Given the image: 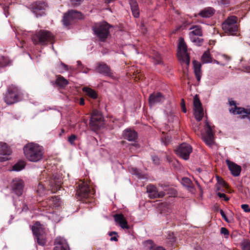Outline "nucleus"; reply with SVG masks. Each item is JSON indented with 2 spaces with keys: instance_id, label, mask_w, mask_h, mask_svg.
Segmentation results:
<instances>
[{
  "instance_id": "nucleus-1",
  "label": "nucleus",
  "mask_w": 250,
  "mask_h": 250,
  "mask_svg": "<svg viewBox=\"0 0 250 250\" xmlns=\"http://www.w3.org/2000/svg\"><path fill=\"white\" fill-rule=\"evenodd\" d=\"M23 150L25 157L30 162H37L43 158V149L37 144L28 143L23 147Z\"/></svg>"
},
{
  "instance_id": "nucleus-2",
  "label": "nucleus",
  "mask_w": 250,
  "mask_h": 250,
  "mask_svg": "<svg viewBox=\"0 0 250 250\" xmlns=\"http://www.w3.org/2000/svg\"><path fill=\"white\" fill-rule=\"evenodd\" d=\"M31 39L35 45H46L49 43H53L54 36L48 30L41 29L36 31L32 35Z\"/></svg>"
},
{
  "instance_id": "nucleus-3",
  "label": "nucleus",
  "mask_w": 250,
  "mask_h": 250,
  "mask_svg": "<svg viewBox=\"0 0 250 250\" xmlns=\"http://www.w3.org/2000/svg\"><path fill=\"white\" fill-rule=\"evenodd\" d=\"M111 27L106 22L103 21L95 23L92 30L99 40L101 42H104L109 35V28Z\"/></svg>"
},
{
  "instance_id": "nucleus-4",
  "label": "nucleus",
  "mask_w": 250,
  "mask_h": 250,
  "mask_svg": "<svg viewBox=\"0 0 250 250\" xmlns=\"http://www.w3.org/2000/svg\"><path fill=\"white\" fill-rule=\"evenodd\" d=\"M21 97V92L19 88L11 84L7 87L4 100L7 104H12L18 102Z\"/></svg>"
},
{
  "instance_id": "nucleus-5",
  "label": "nucleus",
  "mask_w": 250,
  "mask_h": 250,
  "mask_svg": "<svg viewBox=\"0 0 250 250\" xmlns=\"http://www.w3.org/2000/svg\"><path fill=\"white\" fill-rule=\"evenodd\" d=\"M88 185L83 181H80L78 183L76 190V197L79 200L84 202L85 199L90 198L93 195Z\"/></svg>"
},
{
  "instance_id": "nucleus-6",
  "label": "nucleus",
  "mask_w": 250,
  "mask_h": 250,
  "mask_svg": "<svg viewBox=\"0 0 250 250\" xmlns=\"http://www.w3.org/2000/svg\"><path fill=\"white\" fill-rule=\"evenodd\" d=\"M32 230L38 244L42 246H44L46 243V237L42 226L40 222H37L32 227Z\"/></svg>"
},
{
  "instance_id": "nucleus-7",
  "label": "nucleus",
  "mask_w": 250,
  "mask_h": 250,
  "mask_svg": "<svg viewBox=\"0 0 250 250\" xmlns=\"http://www.w3.org/2000/svg\"><path fill=\"white\" fill-rule=\"evenodd\" d=\"M104 117L100 111L94 110L91 114L90 126L93 131H97L104 126Z\"/></svg>"
},
{
  "instance_id": "nucleus-8",
  "label": "nucleus",
  "mask_w": 250,
  "mask_h": 250,
  "mask_svg": "<svg viewBox=\"0 0 250 250\" xmlns=\"http://www.w3.org/2000/svg\"><path fill=\"white\" fill-rule=\"evenodd\" d=\"M237 18L235 16L229 17L222 24L223 31L230 35H234L238 30Z\"/></svg>"
},
{
  "instance_id": "nucleus-9",
  "label": "nucleus",
  "mask_w": 250,
  "mask_h": 250,
  "mask_svg": "<svg viewBox=\"0 0 250 250\" xmlns=\"http://www.w3.org/2000/svg\"><path fill=\"white\" fill-rule=\"evenodd\" d=\"M177 57L180 61L184 62L187 65L189 64L190 58L188 53L187 46L182 38L179 39Z\"/></svg>"
},
{
  "instance_id": "nucleus-10",
  "label": "nucleus",
  "mask_w": 250,
  "mask_h": 250,
  "mask_svg": "<svg viewBox=\"0 0 250 250\" xmlns=\"http://www.w3.org/2000/svg\"><path fill=\"white\" fill-rule=\"evenodd\" d=\"M204 129L205 133L202 134V139L208 146H211L214 143V133L213 132L212 127L207 121L205 122Z\"/></svg>"
},
{
  "instance_id": "nucleus-11",
  "label": "nucleus",
  "mask_w": 250,
  "mask_h": 250,
  "mask_svg": "<svg viewBox=\"0 0 250 250\" xmlns=\"http://www.w3.org/2000/svg\"><path fill=\"white\" fill-rule=\"evenodd\" d=\"M82 18L83 15L81 12L71 10L64 15L62 21L64 25L68 26L71 24L74 20Z\"/></svg>"
},
{
  "instance_id": "nucleus-12",
  "label": "nucleus",
  "mask_w": 250,
  "mask_h": 250,
  "mask_svg": "<svg viewBox=\"0 0 250 250\" xmlns=\"http://www.w3.org/2000/svg\"><path fill=\"white\" fill-rule=\"evenodd\" d=\"M192 151V148L190 145L183 143L176 149V154L184 160H187Z\"/></svg>"
},
{
  "instance_id": "nucleus-13",
  "label": "nucleus",
  "mask_w": 250,
  "mask_h": 250,
  "mask_svg": "<svg viewBox=\"0 0 250 250\" xmlns=\"http://www.w3.org/2000/svg\"><path fill=\"white\" fill-rule=\"evenodd\" d=\"M194 114L198 121H201L204 116L203 109L201 105L199 98L196 95L193 99Z\"/></svg>"
},
{
  "instance_id": "nucleus-14",
  "label": "nucleus",
  "mask_w": 250,
  "mask_h": 250,
  "mask_svg": "<svg viewBox=\"0 0 250 250\" xmlns=\"http://www.w3.org/2000/svg\"><path fill=\"white\" fill-rule=\"evenodd\" d=\"M47 7V4L43 1H36L32 4V11L38 17L45 14L44 10Z\"/></svg>"
},
{
  "instance_id": "nucleus-15",
  "label": "nucleus",
  "mask_w": 250,
  "mask_h": 250,
  "mask_svg": "<svg viewBox=\"0 0 250 250\" xmlns=\"http://www.w3.org/2000/svg\"><path fill=\"white\" fill-rule=\"evenodd\" d=\"M11 188L12 191L17 196H21L23 192V182L20 179H15L11 183Z\"/></svg>"
},
{
  "instance_id": "nucleus-16",
  "label": "nucleus",
  "mask_w": 250,
  "mask_h": 250,
  "mask_svg": "<svg viewBox=\"0 0 250 250\" xmlns=\"http://www.w3.org/2000/svg\"><path fill=\"white\" fill-rule=\"evenodd\" d=\"M12 152L10 147L5 143L0 142V161L3 162L7 161L8 156Z\"/></svg>"
},
{
  "instance_id": "nucleus-17",
  "label": "nucleus",
  "mask_w": 250,
  "mask_h": 250,
  "mask_svg": "<svg viewBox=\"0 0 250 250\" xmlns=\"http://www.w3.org/2000/svg\"><path fill=\"white\" fill-rule=\"evenodd\" d=\"M54 244L55 247L53 249V250H70L69 247L66 240L61 236H59L56 238L54 240Z\"/></svg>"
},
{
  "instance_id": "nucleus-18",
  "label": "nucleus",
  "mask_w": 250,
  "mask_h": 250,
  "mask_svg": "<svg viewBox=\"0 0 250 250\" xmlns=\"http://www.w3.org/2000/svg\"><path fill=\"white\" fill-rule=\"evenodd\" d=\"M146 190L150 198H161L165 195V193L163 191L159 192L157 188L152 185H148Z\"/></svg>"
},
{
  "instance_id": "nucleus-19",
  "label": "nucleus",
  "mask_w": 250,
  "mask_h": 250,
  "mask_svg": "<svg viewBox=\"0 0 250 250\" xmlns=\"http://www.w3.org/2000/svg\"><path fill=\"white\" fill-rule=\"evenodd\" d=\"M229 111L234 114L241 115V118L243 119L247 118L250 120V109L235 106L234 108L230 109Z\"/></svg>"
},
{
  "instance_id": "nucleus-20",
  "label": "nucleus",
  "mask_w": 250,
  "mask_h": 250,
  "mask_svg": "<svg viewBox=\"0 0 250 250\" xmlns=\"http://www.w3.org/2000/svg\"><path fill=\"white\" fill-rule=\"evenodd\" d=\"M164 100L165 97L161 93H153L149 96V104L151 106H153L163 102Z\"/></svg>"
},
{
  "instance_id": "nucleus-21",
  "label": "nucleus",
  "mask_w": 250,
  "mask_h": 250,
  "mask_svg": "<svg viewBox=\"0 0 250 250\" xmlns=\"http://www.w3.org/2000/svg\"><path fill=\"white\" fill-rule=\"evenodd\" d=\"M115 222L123 229H129L127 221L122 214H116L114 215Z\"/></svg>"
},
{
  "instance_id": "nucleus-22",
  "label": "nucleus",
  "mask_w": 250,
  "mask_h": 250,
  "mask_svg": "<svg viewBox=\"0 0 250 250\" xmlns=\"http://www.w3.org/2000/svg\"><path fill=\"white\" fill-rule=\"evenodd\" d=\"M97 71L105 76L113 77V74L110 67L105 63L99 62L97 67Z\"/></svg>"
},
{
  "instance_id": "nucleus-23",
  "label": "nucleus",
  "mask_w": 250,
  "mask_h": 250,
  "mask_svg": "<svg viewBox=\"0 0 250 250\" xmlns=\"http://www.w3.org/2000/svg\"><path fill=\"white\" fill-rule=\"evenodd\" d=\"M226 163L232 175L234 176H238L240 175L241 171L240 166L229 160H226Z\"/></svg>"
},
{
  "instance_id": "nucleus-24",
  "label": "nucleus",
  "mask_w": 250,
  "mask_h": 250,
  "mask_svg": "<svg viewBox=\"0 0 250 250\" xmlns=\"http://www.w3.org/2000/svg\"><path fill=\"white\" fill-rule=\"evenodd\" d=\"M123 138L129 141H135L137 139V133L130 129L125 130L123 133Z\"/></svg>"
},
{
  "instance_id": "nucleus-25",
  "label": "nucleus",
  "mask_w": 250,
  "mask_h": 250,
  "mask_svg": "<svg viewBox=\"0 0 250 250\" xmlns=\"http://www.w3.org/2000/svg\"><path fill=\"white\" fill-rule=\"evenodd\" d=\"M62 184V180L60 178H56L55 177L53 179L51 180L50 186L52 192H55L58 190H60Z\"/></svg>"
},
{
  "instance_id": "nucleus-26",
  "label": "nucleus",
  "mask_w": 250,
  "mask_h": 250,
  "mask_svg": "<svg viewBox=\"0 0 250 250\" xmlns=\"http://www.w3.org/2000/svg\"><path fill=\"white\" fill-rule=\"evenodd\" d=\"M215 13V10L210 7H207L201 10L199 15L203 18H209L211 17Z\"/></svg>"
},
{
  "instance_id": "nucleus-27",
  "label": "nucleus",
  "mask_w": 250,
  "mask_h": 250,
  "mask_svg": "<svg viewBox=\"0 0 250 250\" xmlns=\"http://www.w3.org/2000/svg\"><path fill=\"white\" fill-rule=\"evenodd\" d=\"M129 4L133 16L135 18H138L139 16L140 13L137 1L136 0H130Z\"/></svg>"
},
{
  "instance_id": "nucleus-28",
  "label": "nucleus",
  "mask_w": 250,
  "mask_h": 250,
  "mask_svg": "<svg viewBox=\"0 0 250 250\" xmlns=\"http://www.w3.org/2000/svg\"><path fill=\"white\" fill-rule=\"evenodd\" d=\"M194 71L196 76V78L198 82L200 81L201 77V63L196 61H193Z\"/></svg>"
},
{
  "instance_id": "nucleus-29",
  "label": "nucleus",
  "mask_w": 250,
  "mask_h": 250,
  "mask_svg": "<svg viewBox=\"0 0 250 250\" xmlns=\"http://www.w3.org/2000/svg\"><path fill=\"white\" fill-rule=\"evenodd\" d=\"M191 30H192L191 32L189 33V36H202L203 33H202V30L201 28V27L199 25H195L192 26L190 29Z\"/></svg>"
},
{
  "instance_id": "nucleus-30",
  "label": "nucleus",
  "mask_w": 250,
  "mask_h": 250,
  "mask_svg": "<svg viewBox=\"0 0 250 250\" xmlns=\"http://www.w3.org/2000/svg\"><path fill=\"white\" fill-rule=\"evenodd\" d=\"M56 83L61 88H64L68 84V82L62 76L59 75L57 76Z\"/></svg>"
},
{
  "instance_id": "nucleus-31",
  "label": "nucleus",
  "mask_w": 250,
  "mask_h": 250,
  "mask_svg": "<svg viewBox=\"0 0 250 250\" xmlns=\"http://www.w3.org/2000/svg\"><path fill=\"white\" fill-rule=\"evenodd\" d=\"M83 91L87 96L93 99H96L97 98V93L95 91L89 87H83Z\"/></svg>"
},
{
  "instance_id": "nucleus-32",
  "label": "nucleus",
  "mask_w": 250,
  "mask_h": 250,
  "mask_svg": "<svg viewBox=\"0 0 250 250\" xmlns=\"http://www.w3.org/2000/svg\"><path fill=\"white\" fill-rule=\"evenodd\" d=\"M202 61L203 63H209L211 62V58L209 52L208 51H207L204 52L202 57Z\"/></svg>"
},
{
  "instance_id": "nucleus-33",
  "label": "nucleus",
  "mask_w": 250,
  "mask_h": 250,
  "mask_svg": "<svg viewBox=\"0 0 250 250\" xmlns=\"http://www.w3.org/2000/svg\"><path fill=\"white\" fill-rule=\"evenodd\" d=\"M197 36H189L190 41L197 46H200L203 42V39L200 38Z\"/></svg>"
},
{
  "instance_id": "nucleus-34",
  "label": "nucleus",
  "mask_w": 250,
  "mask_h": 250,
  "mask_svg": "<svg viewBox=\"0 0 250 250\" xmlns=\"http://www.w3.org/2000/svg\"><path fill=\"white\" fill-rule=\"evenodd\" d=\"M144 246L147 250H153L156 247L152 240H149L144 243Z\"/></svg>"
},
{
  "instance_id": "nucleus-35",
  "label": "nucleus",
  "mask_w": 250,
  "mask_h": 250,
  "mask_svg": "<svg viewBox=\"0 0 250 250\" xmlns=\"http://www.w3.org/2000/svg\"><path fill=\"white\" fill-rule=\"evenodd\" d=\"M182 184L188 188H192L193 186L192 185V182L190 179L188 177H184L181 180Z\"/></svg>"
},
{
  "instance_id": "nucleus-36",
  "label": "nucleus",
  "mask_w": 250,
  "mask_h": 250,
  "mask_svg": "<svg viewBox=\"0 0 250 250\" xmlns=\"http://www.w3.org/2000/svg\"><path fill=\"white\" fill-rule=\"evenodd\" d=\"M49 201L51 202V205L54 207H58L61 204L60 198L58 196L52 197Z\"/></svg>"
},
{
  "instance_id": "nucleus-37",
  "label": "nucleus",
  "mask_w": 250,
  "mask_h": 250,
  "mask_svg": "<svg viewBox=\"0 0 250 250\" xmlns=\"http://www.w3.org/2000/svg\"><path fill=\"white\" fill-rule=\"evenodd\" d=\"M25 167V163L23 162H19L14 165L12 167V170L14 171H20L23 169Z\"/></svg>"
},
{
  "instance_id": "nucleus-38",
  "label": "nucleus",
  "mask_w": 250,
  "mask_h": 250,
  "mask_svg": "<svg viewBox=\"0 0 250 250\" xmlns=\"http://www.w3.org/2000/svg\"><path fill=\"white\" fill-rule=\"evenodd\" d=\"M243 250H250V241L245 240L241 244Z\"/></svg>"
},
{
  "instance_id": "nucleus-39",
  "label": "nucleus",
  "mask_w": 250,
  "mask_h": 250,
  "mask_svg": "<svg viewBox=\"0 0 250 250\" xmlns=\"http://www.w3.org/2000/svg\"><path fill=\"white\" fill-rule=\"evenodd\" d=\"M130 171L134 175H136L138 178H141L142 177V174L140 172V170L136 168L131 167L130 169Z\"/></svg>"
},
{
  "instance_id": "nucleus-40",
  "label": "nucleus",
  "mask_w": 250,
  "mask_h": 250,
  "mask_svg": "<svg viewBox=\"0 0 250 250\" xmlns=\"http://www.w3.org/2000/svg\"><path fill=\"white\" fill-rule=\"evenodd\" d=\"M154 59L155 60L154 63L157 64H160L162 61H161V57L160 54L158 52H155L153 56Z\"/></svg>"
},
{
  "instance_id": "nucleus-41",
  "label": "nucleus",
  "mask_w": 250,
  "mask_h": 250,
  "mask_svg": "<svg viewBox=\"0 0 250 250\" xmlns=\"http://www.w3.org/2000/svg\"><path fill=\"white\" fill-rule=\"evenodd\" d=\"M37 192L40 196H42L44 193V188L42 184H39L38 185Z\"/></svg>"
},
{
  "instance_id": "nucleus-42",
  "label": "nucleus",
  "mask_w": 250,
  "mask_h": 250,
  "mask_svg": "<svg viewBox=\"0 0 250 250\" xmlns=\"http://www.w3.org/2000/svg\"><path fill=\"white\" fill-rule=\"evenodd\" d=\"M77 139V136L75 134L71 135L68 138V142L71 145H75V141Z\"/></svg>"
},
{
  "instance_id": "nucleus-43",
  "label": "nucleus",
  "mask_w": 250,
  "mask_h": 250,
  "mask_svg": "<svg viewBox=\"0 0 250 250\" xmlns=\"http://www.w3.org/2000/svg\"><path fill=\"white\" fill-rule=\"evenodd\" d=\"M109 235L111 236L110 240L113 241H118V233L116 231H111L109 233Z\"/></svg>"
},
{
  "instance_id": "nucleus-44",
  "label": "nucleus",
  "mask_w": 250,
  "mask_h": 250,
  "mask_svg": "<svg viewBox=\"0 0 250 250\" xmlns=\"http://www.w3.org/2000/svg\"><path fill=\"white\" fill-rule=\"evenodd\" d=\"M220 232L221 234L224 235L226 238H228L229 237V232L226 228H221Z\"/></svg>"
},
{
  "instance_id": "nucleus-45",
  "label": "nucleus",
  "mask_w": 250,
  "mask_h": 250,
  "mask_svg": "<svg viewBox=\"0 0 250 250\" xmlns=\"http://www.w3.org/2000/svg\"><path fill=\"white\" fill-rule=\"evenodd\" d=\"M84 0H71V3L74 6L80 5Z\"/></svg>"
},
{
  "instance_id": "nucleus-46",
  "label": "nucleus",
  "mask_w": 250,
  "mask_h": 250,
  "mask_svg": "<svg viewBox=\"0 0 250 250\" xmlns=\"http://www.w3.org/2000/svg\"><path fill=\"white\" fill-rule=\"evenodd\" d=\"M241 208L246 212H250V208H249V205L247 204H242L241 205Z\"/></svg>"
},
{
  "instance_id": "nucleus-47",
  "label": "nucleus",
  "mask_w": 250,
  "mask_h": 250,
  "mask_svg": "<svg viewBox=\"0 0 250 250\" xmlns=\"http://www.w3.org/2000/svg\"><path fill=\"white\" fill-rule=\"evenodd\" d=\"M7 59L2 57V61H0V64L1 66H5L8 64L7 62Z\"/></svg>"
},
{
  "instance_id": "nucleus-48",
  "label": "nucleus",
  "mask_w": 250,
  "mask_h": 250,
  "mask_svg": "<svg viewBox=\"0 0 250 250\" xmlns=\"http://www.w3.org/2000/svg\"><path fill=\"white\" fill-rule=\"evenodd\" d=\"M152 159L153 162L155 164L158 165L159 164L160 160L159 158L156 156H153L152 157Z\"/></svg>"
},
{
  "instance_id": "nucleus-49",
  "label": "nucleus",
  "mask_w": 250,
  "mask_h": 250,
  "mask_svg": "<svg viewBox=\"0 0 250 250\" xmlns=\"http://www.w3.org/2000/svg\"><path fill=\"white\" fill-rule=\"evenodd\" d=\"M220 213L222 216V217L223 218V219L227 222H229V220L224 212V211L222 210V209H221L220 210Z\"/></svg>"
},
{
  "instance_id": "nucleus-50",
  "label": "nucleus",
  "mask_w": 250,
  "mask_h": 250,
  "mask_svg": "<svg viewBox=\"0 0 250 250\" xmlns=\"http://www.w3.org/2000/svg\"><path fill=\"white\" fill-rule=\"evenodd\" d=\"M218 3L219 4L226 5L229 3V0H219Z\"/></svg>"
},
{
  "instance_id": "nucleus-51",
  "label": "nucleus",
  "mask_w": 250,
  "mask_h": 250,
  "mask_svg": "<svg viewBox=\"0 0 250 250\" xmlns=\"http://www.w3.org/2000/svg\"><path fill=\"white\" fill-rule=\"evenodd\" d=\"M169 239H170V241L171 242H173L175 241V238L173 236V233H169L168 234V238Z\"/></svg>"
},
{
  "instance_id": "nucleus-52",
  "label": "nucleus",
  "mask_w": 250,
  "mask_h": 250,
  "mask_svg": "<svg viewBox=\"0 0 250 250\" xmlns=\"http://www.w3.org/2000/svg\"><path fill=\"white\" fill-rule=\"evenodd\" d=\"M60 65L62 67L63 70H64V71L68 70V65H67L66 64H64V63H62V62L61 63Z\"/></svg>"
},
{
  "instance_id": "nucleus-53",
  "label": "nucleus",
  "mask_w": 250,
  "mask_h": 250,
  "mask_svg": "<svg viewBox=\"0 0 250 250\" xmlns=\"http://www.w3.org/2000/svg\"><path fill=\"white\" fill-rule=\"evenodd\" d=\"M217 195L219 197H220V198H224V197H225L226 194H224V193H220V192H218L217 193Z\"/></svg>"
},
{
  "instance_id": "nucleus-54",
  "label": "nucleus",
  "mask_w": 250,
  "mask_h": 250,
  "mask_svg": "<svg viewBox=\"0 0 250 250\" xmlns=\"http://www.w3.org/2000/svg\"><path fill=\"white\" fill-rule=\"evenodd\" d=\"M80 104V105H84V100L83 98H81L80 99V103H79Z\"/></svg>"
},
{
  "instance_id": "nucleus-55",
  "label": "nucleus",
  "mask_w": 250,
  "mask_h": 250,
  "mask_svg": "<svg viewBox=\"0 0 250 250\" xmlns=\"http://www.w3.org/2000/svg\"><path fill=\"white\" fill-rule=\"evenodd\" d=\"M182 111H183L184 113H186V112H187V110H186V108L185 104H183V105H182Z\"/></svg>"
},
{
  "instance_id": "nucleus-56",
  "label": "nucleus",
  "mask_w": 250,
  "mask_h": 250,
  "mask_svg": "<svg viewBox=\"0 0 250 250\" xmlns=\"http://www.w3.org/2000/svg\"><path fill=\"white\" fill-rule=\"evenodd\" d=\"M153 250H165L162 247H156V248L154 249Z\"/></svg>"
},
{
  "instance_id": "nucleus-57",
  "label": "nucleus",
  "mask_w": 250,
  "mask_h": 250,
  "mask_svg": "<svg viewBox=\"0 0 250 250\" xmlns=\"http://www.w3.org/2000/svg\"><path fill=\"white\" fill-rule=\"evenodd\" d=\"M229 104L230 105H234V108L236 106L235 105V102L234 101H229Z\"/></svg>"
},
{
  "instance_id": "nucleus-58",
  "label": "nucleus",
  "mask_w": 250,
  "mask_h": 250,
  "mask_svg": "<svg viewBox=\"0 0 250 250\" xmlns=\"http://www.w3.org/2000/svg\"><path fill=\"white\" fill-rule=\"evenodd\" d=\"M223 57L227 61L229 60V58L225 55H223Z\"/></svg>"
},
{
  "instance_id": "nucleus-59",
  "label": "nucleus",
  "mask_w": 250,
  "mask_h": 250,
  "mask_svg": "<svg viewBox=\"0 0 250 250\" xmlns=\"http://www.w3.org/2000/svg\"><path fill=\"white\" fill-rule=\"evenodd\" d=\"M220 183L224 187H225L226 186V183L224 181H223V180H221V182H220Z\"/></svg>"
},
{
  "instance_id": "nucleus-60",
  "label": "nucleus",
  "mask_w": 250,
  "mask_h": 250,
  "mask_svg": "<svg viewBox=\"0 0 250 250\" xmlns=\"http://www.w3.org/2000/svg\"><path fill=\"white\" fill-rule=\"evenodd\" d=\"M77 62L78 65L79 66H81V65H82V62H81L80 61H77Z\"/></svg>"
},
{
  "instance_id": "nucleus-61",
  "label": "nucleus",
  "mask_w": 250,
  "mask_h": 250,
  "mask_svg": "<svg viewBox=\"0 0 250 250\" xmlns=\"http://www.w3.org/2000/svg\"><path fill=\"white\" fill-rule=\"evenodd\" d=\"M223 198L226 201H228L229 200V198L227 197L226 195H225V197H224Z\"/></svg>"
},
{
  "instance_id": "nucleus-62",
  "label": "nucleus",
  "mask_w": 250,
  "mask_h": 250,
  "mask_svg": "<svg viewBox=\"0 0 250 250\" xmlns=\"http://www.w3.org/2000/svg\"><path fill=\"white\" fill-rule=\"evenodd\" d=\"M195 250H203L201 248L197 247L195 248Z\"/></svg>"
},
{
  "instance_id": "nucleus-63",
  "label": "nucleus",
  "mask_w": 250,
  "mask_h": 250,
  "mask_svg": "<svg viewBox=\"0 0 250 250\" xmlns=\"http://www.w3.org/2000/svg\"><path fill=\"white\" fill-rule=\"evenodd\" d=\"M183 104H185V102H184V99H182V100L181 106H182Z\"/></svg>"
},
{
  "instance_id": "nucleus-64",
  "label": "nucleus",
  "mask_w": 250,
  "mask_h": 250,
  "mask_svg": "<svg viewBox=\"0 0 250 250\" xmlns=\"http://www.w3.org/2000/svg\"><path fill=\"white\" fill-rule=\"evenodd\" d=\"M214 62L216 63L217 64H220V63L217 61H216V60H214Z\"/></svg>"
}]
</instances>
